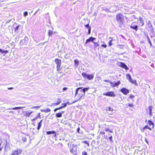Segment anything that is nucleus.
I'll use <instances>...</instances> for the list:
<instances>
[{"mask_svg": "<svg viewBox=\"0 0 155 155\" xmlns=\"http://www.w3.org/2000/svg\"><path fill=\"white\" fill-rule=\"evenodd\" d=\"M22 28V27L21 25H18L17 23L15 22L12 27V32H11V33H13V29H14L15 33L16 34H18L19 33V31L20 30V29Z\"/></svg>", "mask_w": 155, "mask_h": 155, "instance_id": "obj_1", "label": "nucleus"}, {"mask_svg": "<svg viewBox=\"0 0 155 155\" xmlns=\"http://www.w3.org/2000/svg\"><path fill=\"white\" fill-rule=\"evenodd\" d=\"M94 73L91 74H88L85 72H83L81 74V75L85 79H87L90 80H92L94 78Z\"/></svg>", "mask_w": 155, "mask_h": 155, "instance_id": "obj_2", "label": "nucleus"}, {"mask_svg": "<svg viewBox=\"0 0 155 155\" xmlns=\"http://www.w3.org/2000/svg\"><path fill=\"white\" fill-rule=\"evenodd\" d=\"M124 17L123 15L121 13L118 14L116 16V19L120 25H122L124 23Z\"/></svg>", "mask_w": 155, "mask_h": 155, "instance_id": "obj_3", "label": "nucleus"}, {"mask_svg": "<svg viewBox=\"0 0 155 155\" xmlns=\"http://www.w3.org/2000/svg\"><path fill=\"white\" fill-rule=\"evenodd\" d=\"M55 62L57 64V71H58L60 70V67L61 64V61L60 59L56 58L55 60Z\"/></svg>", "mask_w": 155, "mask_h": 155, "instance_id": "obj_4", "label": "nucleus"}, {"mask_svg": "<svg viewBox=\"0 0 155 155\" xmlns=\"http://www.w3.org/2000/svg\"><path fill=\"white\" fill-rule=\"evenodd\" d=\"M104 95H106L110 97H115L116 96L115 92L113 91H109L103 94Z\"/></svg>", "mask_w": 155, "mask_h": 155, "instance_id": "obj_5", "label": "nucleus"}, {"mask_svg": "<svg viewBox=\"0 0 155 155\" xmlns=\"http://www.w3.org/2000/svg\"><path fill=\"white\" fill-rule=\"evenodd\" d=\"M22 152L21 149H17L13 150L10 155H18L21 154Z\"/></svg>", "mask_w": 155, "mask_h": 155, "instance_id": "obj_6", "label": "nucleus"}, {"mask_svg": "<svg viewBox=\"0 0 155 155\" xmlns=\"http://www.w3.org/2000/svg\"><path fill=\"white\" fill-rule=\"evenodd\" d=\"M3 137L4 138V139L5 140L4 142H10V135L7 134L5 133L3 134Z\"/></svg>", "mask_w": 155, "mask_h": 155, "instance_id": "obj_7", "label": "nucleus"}, {"mask_svg": "<svg viewBox=\"0 0 155 155\" xmlns=\"http://www.w3.org/2000/svg\"><path fill=\"white\" fill-rule=\"evenodd\" d=\"M130 28L131 29L134 30L136 32L138 30V26L135 24V22H133L130 25Z\"/></svg>", "mask_w": 155, "mask_h": 155, "instance_id": "obj_8", "label": "nucleus"}, {"mask_svg": "<svg viewBox=\"0 0 155 155\" xmlns=\"http://www.w3.org/2000/svg\"><path fill=\"white\" fill-rule=\"evenodd\" d=\"M119 66L125 69L126 70H129V68L127 66L124 62H120L119 64Z\"/></svg>", "mask_w": 155, "mask_h": 155, "instance_id": "obj_9", "label": "nucleus"}, {"mask_svg": "<svg viewBox=\"0 0 155 155\" xmlns=\"http://www.w3.org/2000/svg\"><path fill=\"white\" fill-rule=\"evenodd\" d=\"M10 142H4V144L5 145V149L6 150H8L10 149V147L9 144Z\"/></svg>", "mask_w": 155, "mask_h": 155, "instance_id": "obj_10", "label": "nucleus"}, {"mask_svg": "<svg viewBox=\"0 0 155 155\" xmlns=\"http://www.w3.org/2000/svg\"><path fill=\"white\" fill-rule=\"evenodd\" d=\"M120 91L124 95H127L129 93V90L126 88L123 87L120 90Z\"/></svg>", "mask_w": 155, "mask_h": 155, "instance_id": "obj_11", "label": "nucleus"}, {"mask_svg": "<svg viewBox=\"0 0 155 155\" xmlns=\"http://www.w3.org/2000/svg\"><path fill=\"white\" fill-rule=\"evenodd\" d=\"M120 84V81H118L117 82H115L113 83L112 82H110V85L113 87L118 86Z\"/></svg>", "mask_w": 155, "mask_h": 155, "instance_id": "obj_12", "label": "nucleus"}, {"mask_svg": "<svg viewBox=\"0 0 155 155\" xmlns=\"http://www.w3.org/2000/svg\"><path fill=\"white\" fill-rule=\"evenodd\" d=\"M147 26H148L149 28H150V30L151 31V32H152L154 30V28L152 24L151 23L150 21L149 20L148 21L147 24Z\"/></svg>", "mask_w": 155, "mask_h": 155, "instance_id": "obj_13", "label": "nucleus"}, {"mask_svg": "<svg viewBox=\"0 0 155 155\" xmlns=\"http://www.w3.org/2000/svg\"><path fill=\"white\" fill-rule=\"evenodd\" d=\"M57 101L56 103H52L51 104V106H52V105H54V106H55L56 105H59L61 102V99L60 98H58L57 99Z\"/></svg>", "mask_w": 155, "mask_h": 155, "instance_id": "obj_14", "label": "nucleus"}, {"mask_svg": "<svg viewBox=\"0 0 155 155\" xmlns=\"http://www.w3.org/2000/svg\"><path fill=\"white\" fill-rule=\"evenodd\" d=\"M64 111H62L61 112H59L58 113H57L56 114V117L58 118L61 117L62 116V114H64Z\"/></svg>", "mask_w": 155, "mask_h": 155, "instance_id": "obj_15", "label": "nucleus"}, {"mask_svg": "<svg viewBox=\"0 0 155 155\" xmlns=\"http://www.w3.org/2000/svg\"><path fill=\"white\" fill-rule=\"evenodd\" d=\"M153 107L151 106H150L148 107V110H149V114L150 117H151L152 115V110Z\"/></svg>", "mask_w": 155, "mask_h": 155, "instance_id": "obj_16", "label": "nucleus"}, {"mask_svg": "<svg viewBox=\"0 0 155 155\" xmlns=\"http://www.w3.org/2000/svg\"><path fill=\"white\" fill-rule=\"evenodd\" d=\"M148 124L151 127V128H153L154 127V123L151 120H148L147 121Z\"/></svg>", "mask_w": 155, "mask_h": 155, "instance_id": "obj_17", "label": "nucleus"}, {"mask_svg": "<svg viewBox=\"0 0 155 155\" xmlns=\"http://www.w3.org/2000/svg\"><path fill=\"white\" fill-rule=\"evenodd\" d=\"M84 95H83V94H81V93H79V94L77 96V97L78 98V99L79 101L80 100V99L81 98L84 99Z\"/></svg>", "mask_w": 155, "mask_h": 155, "instance_id": "obj_18", "label": "nucleus"}, {"mask_svg": "<svg viewBox=\"0 0 155 155\" xmlns=\"http://www.w3.org/2000/svg\"><path fill=\"white\" fill-rule=\"evenodd\" d=\"M23 40L24 42L22 44V45H23V44H25L26 45L28 43V38L27 36H26L25 37L24 39Z\"/></svg>", "mask_w": 155, "mask_h": 155, "instance_id": "obj_19", "label": "nucleus"}, {"mask_svg": "<svg viewBox=\"0 0 155 155\" xmlns=\"http://www.w3.org/2000/svg\"><path fill=\"white\" fill-rule=\"evenodd\" d=\"M0 52L2 54H4L3 55H4L5 54H7L8 52V50L5 51L1 48H0Z\"/></svg>", "mask_w": 155, "mask_h": 155, "instance_id": "obj_20", "label": "nucleus"}, {"mask_svg": "<svg viewBox=\"0 0 155 155\" xmlns=\"http://www.w3.org/2000/svg\"><path fill=\"white\" fill-rule=\"evenodd\" d=\"M43 120H41L40 121L39 123H38V126L37 127V129L38 130H39L40 129L42 125V123Z\"/></svg>", "mask_w": 155, "mask_h": 155, "instance_id": "obj_21", "label": "nucleus"}, {"mask_svg": "<svg viewBox=\"0 0 155 155\" xmlns=\"http://www.w3.org/2000/svg\"><path fill=\"white\" fill-rule=\"evenodd\" d=\"M146 129H148L149 130H151L152 128L151 127H149L148 125H146L141 130L142 132H143V130H145Z\"/></svg>", "mask_w": 155, "mask_h": 155, "instance_id": "obj_22", "label": "nucleus"}, {"mask_svg": "<svg viewBox=\"0 0 155 155\" xmlns=\"http://www.w3.org/2000/svg\"><path fill=\"white\" fill-rule=\"evenodd\" d=\"M74 65L75 68H77L79 64V61L77 59H75L74 61Z\"/></svg>", "mask_w": 155, "mask_h": 155, "instance_id": "obj_23", "label": "nucleus"}, {"mask_svg": "<svg viewBox=\"0 0 155 155\" xmlns=\"http://www.w3.org/2000/svg\"><path fill=\"white\" fill-rule=\"evenodd\" d=\"M139 21H140L141 25H140V26H142L144 25V21L143 19V18L141 17H140L139 18Z\"/></svg>", "mask_w": 155, "mask_h": 155, "instance_id": "obj_24", "label": "nucleus"}, {"mask_svg": "<svg viewBox=\"0 0 155 155\" xmlns=\"http://www.w3.org/2000/svg\"><path fill=\"white\" fill-rule=\"evenodd\" d=\"M90 42H92L93 43L91 37H90L89 38L86 40V42L85 43V44H87V43Z\"/></svg>", "mask_w": 155, "mask_h": 155, "instance_id": "obj_25", "label": "nucleus"}, {"mask_svg": "<svg viewBox=\"0 0 155 155\" xmlns=\"http://www.w3.org/2000/svg\"><path fill=\"white\" fill-rule=\"evenodd\" d=\"M126 77L128 79L129 81H131L132 79L131 77V76L130 75V74H126Z\"/></svg>", "mask_w": 155, "mask_h": 155, "instance_id": "obj_26", "label": "nucleus"}, {"mask_svg": "<svg viewBox=\"0 0 155 155\" xmlns=\"http://www.w3.org/2000/svg\"><path fill=\"white\" fill-rule=\"evenodd\" d=\"M78 88H79V93H81V94H83V95H85L84 92L83 93V90L82 89V87H79Z\"/></svg>", "mask_w": 155, "mask_h": 155, "instance_id": "obj_27", "label": "nucleus"}, {"mask_svg": "<svg viewBox=\"0 0 155 155\" xmlns=\"http://www.w3.org/2000/svg\"><path fill=\"white\" fill-rule=\"evenodd\" d=\"M55 131L54 130H52L51 131H48L46 132V134L47 135H50L51 134H53L55 133Z\"/></svg>", "mask_w": 155, "mask_h": 155, "instance_id": "obj_28", "label": "nucleus"}, {"mask_svg": "<svg viewBox=\"0 0 155 155\" xmlns=\"http://www.w3.org/2000/svg\"><path fill=\"white\" fill-rule=\"evenodd\" d=\"M104 130L106 132L111 133H113V131L111 130L108 127H105L104 128Z\"/></svg>", "mask_w": 155, "mask_h": 155, "instance_id": "obj_29", "label": "nucleus"}, {"mask_svg": "<svg viewBox=\"0 0 155 155\" xmlns=\"http://www.w3.org/2000/svg\"><path fill=\"white\" fill-rule=\"evenodd\" d=\"M89 89V87H82V89L83 90V93L84 92L85 93V92L87 91Z\"/></svg>", "mask_w": 155, "mask_h": 155, "instance_id": "obj_30", "label": "nucleus"}, {"mask_svg": "<svg viewBox=\"0 0 155 155\" xmlns=\"http://www.w3.org/2000/svg\"><path fill=\"white\" fill-rule=\"evenodd\" d=\"M22 108V107H15L12 108H9V110H17L20 109Z\"/></svg>", "mask_w": 155, "mask_h": 155, "instance_id": "obj_31", "label": "nucleus"}, {"mask_svg": "<svg viewBox=\"0 0 155 155\" xmlns=\"http://www.w3.org/2000/svg\"><path fill=\"white\" fill-rule=\"evenodd\" d=\"M79 89H80L79 88H78V87L76 89L74 97H76L77 94H79Z\"/></svg>", "mask_w": 155, "mask_h": 155, "instance_id": "obj_32", "label": "nucleus"}, {"mask_svg": "<svg viewBox=\"0 0 155 155\" xmlns=\"http://www.w3.org/2000/svg\"><path fill=\"white\" fill-rule=\"evenodd\" d=\"M147 40L148 42L149 43L150 46L152 47L153 45L152 44V43L151 41H150V38L148 37V38H147Z\"/></svg>", "mask_w": 155, "mask_h": 155, "instance_id": "obj_33", "label": "nucleus"}, {"mask_svg": "<svg viewBox=\"0 0 155 155\" xmlns=\"http://www.w3.org/2000/svg\"><path fill=\"white\" fill-rule=\"evenodd\" d=\"M32 111L27 112L25 113V115L26 116L29 117L32 114Z\"/></svg>", "mask_w": 155, "mask_h": 155, "instance_id": "obj_34", "label": "nucleus"}, {"mask_svg": "<svg viewBox=\"0 0 155 155\" xmlns=\"http://www.w3.org/2000/svg\"><path fill=\"white\" fill-rule=\"evenodd\" d=\"M93 43H94V47L95 48H96L97 47L99 46V43L98 42H94Z\"/></svg>", "mask_w": 155, "mask_h": 155, "instance_id": "obj_35", "label": "nucleus"}, {"mask_svg": "<svg viewBox=\"0 0 155 155\" xmlns=\"http://www.w3.org/2000/svg\"><path fill=\"white\" fill-rule=\"evenodd\" d=\"M53 34V32L52 31L49 30L48 32V35L49 36H51Z\"/></svg>", "mask_w": 155, "mask_h": 155, "instance_id": "obj_36", "label": "nucleus"}, {"mask_svg": "<svg viewBox=\"0 0 155 155\" xmlns=\"http://www.w3.org/2000/svg\"><path fill=\"white\" fill-rule=\"evenodd\" d=\"M143 150H144L143 151H144V150H145V152L144 153V155H148V153L149 151L147 149V150H146L145 149H143L142 150L143 151Z\"/></svg>", "mask_w": 155, "mask_h": 155, "instance_id": "obj_37", "label": "nucleus"}, {"mask_svg": "<svg viewBox=\"0 0 155 155\" xmlns=\"http://www.w3.org/2000/svg\"><path fill=\"white\" fill-rule=\"evenodd\" d=\"M130 82H131L132 83L135 84L136 85H137V81L136 80H133L132 79L131 81H130Z\"/></svg>", "mask_w": 155, "mask_h": 155, "instance_id": "obj_38", "label": "nucleus"}, {"mask_svg": "<svg viewBox=\"0 0 155 155\" xmlns=\"http://www.w3.org/2000/svg\"><path fill=\"white\" fill-rule=\"evenodd\" d=\"M106 110L110 111H112L113 110V109L110 107H107Z\"/></svg>", "mask_w": 155, "mask_h": 155, "instance_id": "obj_39", "label": "nucleus"}, {"mask_svg": "<svg viewBox=\"0 0 155 155\" xmlns=\"http://www.w3.org/2000/svg\"><path fill=\"white\" fill-rule=\"evenodd\" d=\"M110 38L111 39L108 42L109 46H110L112 45V42L113 40L111 38Z\"/></svg>", "mask_w": 155, "mask_h": 155, "instance_id": "obj_40", "label": "nucleus"}, {"mask_svg": "<svg viewBox=\"0 0 155 155\" xmlns=\"http://www.w3.org/2000/svg\"><path fill=\"white\" fill-rule=\"evenodd\" d=\"M28 15V12L27 11H25L23 13V16L24 17H25Z\"/></svg>", "mask_w": 155, "mask_h": 155, "instance_id": "obj_41", "label": "nucleus"}, {"mask_svg": "<svg viewBox=\"0 0 155 155\" xmlns=\"http://www.w3.org/2000/svg\"><path fill=\"white\" fill-rule=\"evenodd\" d=\"M51 111V110L50 109L48 108L47 109H45L44 112L45 113H47L48 112H50Z\"/></svg>", "mask_w": 155, "mask_h": 155, "instance_id": "obj_42", "label": "nucleus"}, {"mask_svg": "<svg viewBox=\"0 0 155 155\" xmlns=\"http://www.w3.org/2000/svg\"><path fill=\"white\" fill-rule=\"evenodd\" d=\"M22 140L23 141V142H26V137H23L22 138Z\"/></svg>", "mask_w": 155, "mask_h": 155, "instance_id": "obj_43", "label": "nucleus"}, {"mask_svg": "<svg viewBox=\"0 0 155 155\" xmlns=\"http://www.w3.org/2000/svg\"><path fill=\"white\" fill-rule=\"evenodd\" d=\"M110 140V141L111 143H113V141L112 140V137L111 136L110 137H109L108 138Z\"/></svg>", "mask_w": 155, "mask_h": 155, "instance_id": "obj_44", "label": "nucleus"}, {"mask_svg": "<svg viewBox=\"0 0 155 155\" xmlns=\"http://www.w3.org/2000/svg\"><path fill=\"white\" fill-rule=\"evenodd\" d=\"M61 106L63 107V108L66 107L67 106V103H64L61 104Z\"/></svg>", "mask_w": 155, "mask_h": 155, "instance_id": "obj_45", "label": "nucleus"}, {"mask_svg": "<svg viewBox=\"0 0 155 155\" xmlns=\"http://www.w3.org/2000/svg\"><path fill=\"white\" fill-rule=\"evenodd\" d=\"M143 34L144 36L146 37L147 38L149 37V36L148 35V34L147 33L144 32Z\"/></svg>", "mask_w": 155, "mask_h": 155, "instance_id": "obj_46", "label": "nucleus"}, {"mask_svg": "<svg viewBox=\"0 0 155 155\" xmlns=\"http://www.w3.org/2000/svg\"><path fill=\"white\" fill-rule=\"evenodd\" d=\"M101 46L102 47H104V48H107V45L106 44H102L101 45Z\"/></svg>", "mask_w": 155, "mask_h": 155, "instance_id": "obj_47", "label": "nucleus"}, {"mask_svg": "<svg viewBox=\"0 0 155 155\" xmlns=\"http://www.w3.org/2000/svg\"><path fill=\"white\" fill-rule=\"evenodd\" d=\"M91 27L89 28L88 29V34H91Z\"/></svg>", "mask_w": 155, "mask_h": 155, "instance_id": "obj_48", "label": "nucleus"}, {"mask_svg": "<svg viewBox=\"0 0 155 155\" xmlns=\"http://www.w3.org/2000/svg\"><path fill=\"white\" fill-rule=\"evenodd\" d=\"M37 117V118H40V119H41V116L40 115V113H38V114H37V115L36 117Z\"/></svg>", "mask_w": 155, "mask_h": 155, "instance_id": "obj_49", "label": "nucleus"}, {"mask_svg": "<svg viewBox=\"0 0 155 155\" xmlns=\"http://www.w3.org/2000/svg\"><path fill=\"white\" fill-rule=\"evenodd\" d=\"M127 106L130 107H133V105L132 104L128 103L127 104Z\"/></svg>", "mask_w": 155, "mask_h": 155, "instance_id": "obj_50", "label": "nucleus"}, {"mask_svg": "<svg viewBox=\"0 0 155 155\" xmlns=\"http://www.w3.org/2000/svg\"><path fill=\"white\" fill-rule=\"evenodd\" d=\"M82 155H87V154L85 151H84L82 152Z\"/></svg>", "mask_w": 155, "mask_h": 155, "instance_id": "obj_51", "label": "nucleus"}, {"mask_svg": "<svg viewBox=\"0 0 155 155\" xmlns=\"http://www.w3.org/2000/svg\"><path fill=\"white\" fill-rule=\"evenodd\" d=\"M76 147V146L75 145V146H74L73 147V148H72L70 150V152L71 153H73V151H74V150H73V149L74 148V147Z\"/></svg>", "mask_w": 155, "mask_h": 155, "instance_id": "obj_52", "label": "nucleus"}, {"mask_svg": "<svg viewBox=\"0 0 155 155\" xmlns=\"http://www.w3.org/2000/svg\"><path fill=\"white\" fill-rule=\"evenodd\" d=\"M84 26L87 28H88V29L89 28V27H91V26H89V24H87L86 25H84Z\"/></svg>", "mask_w": 155, "mask_h": 155, "instance_id": "obj_53", "label": "nucleus"}, {"mask_svg": "<svg viewBox=\"0 0 155 155\" xmlns=\"http://www.w3.org/2000/svg\"><path fill=\"white\" fill-rule=\"evenodd\" d=\"M82 143H84L86 144H88V145H89V144L88 143V142L87 140H84L82 142Z\"/></svg>", "mask_w": 155, "mask_h": 155, "instance_id": "obj_54", "label": "nucleus"}, {"mask_svg": "<svg viewBox=\"0 0 155 155\" xmlns=\"http://www.w3.org/2000/svg\"><path fill=\"white\" fill-rule=\"evenodd\" d=\"M119 46H120L119 48L120 49H123L124 48L123 45H119Z\"/></svg>", "mask_w": 155, "mask_h": 155, "instance_id": "obj_55", "label": "nucleus"}, {"mask_svg": "<svg viewBox=\"0 0 155 155\" xmlns=\"http://www.w3.org/2000/svg\"><path fill=\"white\" fill-rule=\"evenodd\" d=\"M104 81L106 82H109L110 84V82H111L110 81L108 80H106Z\"/></svg>", "mask_w": 155, "mask_h": 155, "instance_id": "obj_56", "label": "nucleus"}, {"mask_svg": "<svg viewBox=\"0 0 155 155\" xmlns=\"http://www.w3.org/2000/svg\"><path fill=\"white\" fill-rule=\"evenodd\" d=\"M134 95H130V96H129V98L130 99L133 98L134 97Z\"/></svg>", "mask_w": 155, "mask_h": 155, "instance_id": "obj_57", "label": "nucleus"}, {"mask_svg": "<svg viewBox=\"0 0 155 155\" xmlns=\"http://www.w3.org/2000/svg\"><path fill=\"white\" fill-rule=\"evenodd\" d=\"M80 127H78L77 129V132L80 134H81V133L80 132Z\"/></svg>", "mask_w": 155, "mask_h": 155, "instance_id": "obj_58", "label": "nucleus"}, {"mask_svg": "<svg viewBox=\"0 0 155 155\" xmlns=\"http://www.w3.org/2000/svg\"><path fill=\"white\" fill-rule=\"evenodd\" d=\"M91 37V38H92V40L93 43V42H94V40H96V38H94V37Z\"/></svg>", "mask_w": 155, "mask_h": 155, "instance_id": "obj_59", "label": "nucleus"}, {"mask_svg": "<svg viewBox=\"0 0 155 155\" xmlns=\"http://www.w3.org/2000/svg\"><path fill=\"white\" fill-rule=\"evenodd\" d=\"M78 101H79V100H78V99H77V100H75L72 103H71V104H73V103H75L76 102H77Z\"/></svg>", "mask_w": 155, "mask_h": 155, "instance_id": "obj_60", "label": "nucleus"}, {"mask_svg": "<svg viewBox=\"0 0 155 155\" xmlns=\"http://www.w3.org/2000/svg\"><path fill=\"white\" fill-rule=\"evenodd\" d=\"M23 40H21L20 41V44H21V45H22V44L23 43Z\"/></svg>", "mask_w": 155, "mask_h": 155, "instance_id": "obj_61", "label": "nucleus"}, {"mask_svg": "<svg viewBox=\"0 0 155 155\" xmlns=\"http://www.w3.org/2000/svg\"><path fill=\"white\" fill-rule=\"evenodd\" d=\"M63 108V107L61 106L57 108V109H58V110H59L62 109Z\"/></svg>", "mask_w": 155, "mask_h": 155, "instance_id": "obj_62", "label": "nucleus"}, {"mask_svg": "<svg viewBox=\"0 0 155 155\" xmlns=\"http://www.w3.org/2000/svg\"><path fill=\"white\" fill-rule=\"evenodd\" d=\"M67 88H68L66 87H64L63 88V91H65L67 89Z\"/></svg>", "mask_w": 155, "mask_h": 155, "instance_id": "obj_63", "label": "nucleus"}, {"mask_svg": "<svg viewBox=\"0 0 155 155\" xmlns=\"http://www.w3.org/2000/svg\"><path fill=\"white\" fill-rule=\"evenodd\" d=\"M37 118H37V117H35V118H34L33 119H32V121H35L36 119H37Z\"/></svg>", "mask_w": 155, "mask_h": 155, "instance_id": "obj_64", "label": "nucleus"}]
</instances>
